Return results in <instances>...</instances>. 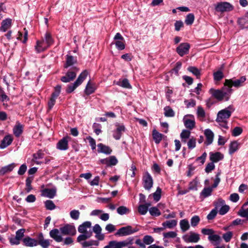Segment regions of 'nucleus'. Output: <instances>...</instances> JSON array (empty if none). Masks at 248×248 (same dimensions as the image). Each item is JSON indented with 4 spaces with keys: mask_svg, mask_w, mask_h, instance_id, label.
Returning <instances> with one entry per match:
<instances>
[{
    "mask_svg": "<svg viewBox=\"0 0 248 248\" xmlns=\"http://www.w3.org/2000/svg\"><path fill=\"white\" fill-rule=\"evenodd\" d=\"M223 158V155L220 152L210 153V160L212 162H217Z\"/></svg>",
    "mask_w": 248,
    "mask_h": 248,
    "instance_id": "26",
    "label": "nucleus"
},
{
    "mask_svg": "<svg viewBox=\"0 0 248 248\" xmlns=\"http://www.w3.org/2000/svg\"><path fill=\"white\" fill-rule=\"evenodd\" d=\"M88 72L87 70L83 71L78 76L77 80L72 84H68L66 89L67 93H72L78 86H79L87 78Z\"/></svg>",
    "mask_w": 248,
    "mask_h": 248,
    "instance_id": "2",
    "label": "nucleus"
},
{
    "mask_svg": "<svg viewBox=\"0 0 248 248\" xmlns=\"http://www.w3.org/2000/svg\"><path fill=\"white\" fill-rule=\"evenodd\" d=\"M229 205L223 204L219 210V214L221 215H224L229 211Z\"/></svg>",
    "mask_w": 248,
    "mask_h": 248,
    "instance_id": "61",
    "label": "nucleus"
},
{
    "mask_svg": "<svg viewBox=\"0 0 248 248\" xmlns=\"http://www.w3.org/2000/svg\"><path fill=\"white\" fill-rule=\"evenodd\" d=\"M78 69L77 67H73L65 74V75L61 78V80L64 83L70 82L73 81L76 78Z\"/></svg>",
    "mask_w": 248,
    "mask_h": 248,
    "instance_id": "5",
    "label": "nucleus"
},
{
    "mask_svg": "<svg viewBox=\"0 0 248 248\" xmlns=\"http://www.w3.org/2000/svg\"><path fill=\"white\" fill-rule=\"evenodd\" d=\"M60 231L62 235H74L76 233V230L74 225L66 224L63 227L60 228Z\"/></svg>",
    "mask_w": 248,
    "mask_h": 248,
    "instance_id": "9",
    "label": "nucleus"
},
{
    "mask_svg": "<svg viewBox=\"0 0 248 248\" xmlns=\"http://www.w3.org/2000/svg\"><path fill=\"white\" fill-rule=\"evenodd\" d=\"M215 8L217 12L223 13L232 11L233 6L228 2H219L217 3Z\"/></svg>",
    "mask_w": 248,
    "mask_h": 248,
    "instance_id": "6",
    "label": "nucleus"
},
{
    "mask_svg": "<svg viewBox=\"0 0 248 248\" xmlns=\"http://www.w3.org/2000/svg\"><path fill=\"white\" fill-rule=\"evenodd\" d=\"M93 234V232L91 229H90L87 233H82L77 237V241L81 244L83 241H84L90 238Z\"/></svg>",
    "mask_w": 248,
    "mask_h": 248,
    "instance_id": "30",
    "label": "nucleus"
},
{
    "mask_svg": "<svg viewBox=\"0 0 248 248\" xmlns=\"http://www.w3.org/2000/svg\"><path fill=\"white\" fill-rule=\"evenodd\" d=\"M118 214L121 215L126 214L129 212V209L124 206H121L117 209Z\"/></svg>",
    "mask_w": 248,
    "mask_h": 248,
    "instance_id": "48",
    "label": "nucleus"
},
{
    "mask_svg": "<svg viewBox=\"0 0 248 248\" xmlns=\"http://www.w3.org/2000/svg\"><path fill=\"white\" fill-rule=\"evenodd\" d=\"M180 226L181 229L183 232H186L190 228L188 221L186 219H184L180 221Z\"/></svg>",
    "mask_w": 248,
    "mask_h": 248,
    "instance_id": "37",
    "label": "nucleus"
},
{
    "mask_svg": "<svg viewBox=\"0 0 248 248\" xmlns=\"http://www.w3.org/2000/svg\"><path fill=\"white\" fill-rule=\"evenodd\" d=\"M143 187L147 190H150L153 186V180L150 174L146 171L142 177Z\"/></svg>",
    "mask_w": 248,
    "mask_h": 248,
    "instance_id": "8",
    "label": "nucleus"
},
{
    "mask_svg": "<svg viewBox=\"0 0 248 248\" xmlns=\"http://www.w3.org/2000/svg\"><path fill=\"white\" fill-rule=\"evenodd\" d=\"M48 47L44 46V41H37L35 48L37 53H40L45 51Z\"/></svg>",
    "mask_w": 248,
    "mask_h": 248,
    "instance_id": "31",
    "label": "nucleus"
},
{
    "mask_svg": "<svg viewBox=\"0 0 248 248\" xmlns=\"http://www.w3.org/2000/svg\"><path fill=\"white\" fill-rule=\"evenodd\" d=\"M92 223L89 221H87L80 224L78 227V231L81 233H87V229H91Z\"/></svg>",
    "mask_w": 248,
    "mask_h": 248,
    "instance_id": "22",
    "label": "nucleus"
},
{
    "mask_svg": "<svg viewBox=\"0 0 248 248\" xmlns=\"http://www.w3.org/2000/svg\"><path fill=\"white\" fill-rule=\"evenodd\" d=\"M215 168V166L214 163L211 162L207 164L205 169V171L206 173H208L214 170Z\"/></svg>",
    "mask_w": 248,
    "mask_h": 248,
    "instance_id": "64",
    "label": "nucleus"
},
{
    "mask_svg": "<svg viewBox=\"0 0 248 248\" xmlns=\"http://www.w3.org/2000/svg\"><path fill=\"white\" fill-rule=\"evenodd\" d=\"M50 236L57 242L62 241V237L60 234L59 231L57 229H54L49 232Z\"/></svg>",
    "mask_w": 248,
    "mask_h": 248,
    "instance_id": "19",
    "label": "nucleus"
},
{
    "mask_svg": "<svg viewBox=\"0 0 248 248\" xmlns=\"http://www.w3.org/2000/svg\"><path fill=\"white\" fill-rule=\"evenodd\" d=\"M32 156V160L42 159L44 156V154L41 150H39L37 153L33 154Z\"/></svg>",
    "mask_w": 248,
    "mask_h": 248,
    "instance_id": "54",
    "label": "nucleus"
},
{
    "mask_svg": "<svg viewBox=\"0 0 248 248\" xmlns=\"http://www.w3.org/2000/svg\"><path fill=\"white\" fill-rule=\"evenodd\" d=\"M183 239L186 243H197L200 240V237L198 233L190 232L189 235H184Z\"/></svg>",
    "mask_w": 248,
    "mask_h": 248,
    "instance_id": "11",
    "label": "nucleus"
},
{
    "mask_svg": "<svg viewBox=\"0 0 248 248\" xmlns=\"http://www.w3.org/2000/svg\"><path fill=\"white\" fill-rule=\"evenodd\" d=\"M233 233L232 232L229 231L224 233L222 235V238L226 242H229L232 237Z\"/></svg>",
    "mask_w": 248,
    "mask_h": 248,
    "instance_id": "55",
    "label": "nucleus"
},
{
    "mask_svg": "<svg viewBox=\"0 0 248 248\" xmlns=\"http://www.w3.org/2000/svg\"><path fill=\"white\" fill-rule=\"evenodd\" d=\"M80 212L78 210H73L70 212V217L74 220H78L79 218Z\"/></svg>",
    "mask_w": 248,
    "mask_h": 248,
    "instance_id": "51",
    "label": "nucleus"
},
{
    "mask_svg": "<svg viewBox=\"0 0 248 248\" xmlns=\"http://www.w3.org/2000/svg\"><path fill=\"white\" fill-rule=\"evenodd\" d=\"M45 207L47 210H52L56 208V205L51 200H46L45 202Z\"/></svg>",
    "mask_w": 248,
    "mask_h": 248,
    "instance_id": "47",
    "label": "nucleus"
},
{
    "mask_svg": "<svg viewBox=\"0 0 248 248\" xmlns=\"http://www.w3.org/2000/svg\"><path fill=\"white\" fill-rule=\"evenodd\" d=\"M116 85L126 89H131L132 86L129 83L127 78H124L122 80L120 79L116 82Z\"/></svg>",
    "mask_w": 248,
    "mask_h": 248,
    "instance_id": "32",
    "label": "nucleus"
},
{
    "mask_svg": "<svg viewBox=\"0 0 248 248\" xmlns=\"http://www.w3.org/2000/svg\"><path fill=\"white\" fill-rule=\"evenodd\" d=\"M164 110L165 111L164 112V115L166 117H172L174 116L175 113L173 109L170 108V107L167 106L164 108Z\"/></svg>",
    "mask_w": 248,
    "mask_h": 248,
    "instance_id": "42",
    "label": "nucleus"
},
{
    "mask_svg": "<svg viewBox=\"0 0 248 248\" xmlns=\"http://www.w3.org/2000/svg\"><path fill=\"white\" fill-rule=\"evenodd\" d=\"M9 97L6 95L3 89L0 87V101L4 102L9 101Z\"/></svg>",
    "mask_w": 248,
    "mask_h": 248,
    "instance_id": "43",
    "label": "nucleus"
},
{
    "mask_svg": "<svg viewBox=\"0 0 248 248\" xmlns=\"http://www.w3.org/2000/svg\"><path fill=\"white\" fill-rule=\"evenodd\" d=\"M200 221V217L197 215H195L192 217L190 220L191 225L192 227H196L199 224Z\"/></svg>",
    "mask_w": 248,
    "mask_h": 248,
    "instance_id": "52",
    "label": "nucleus"
},
{
    "mask_svg": "<svg viewBox=\"0 0 248 248\" xmlns=\"http://www.w3.org/2000/svg\"><path fill=\"white\" fill-rule=\"evenodd\" d=\"M98 153H104L106 155H110L112 152V150L109 147L106 146L103 143H99L97 145Z\"/></svg>",
    "mask_w": 248,
    "mask_h": 248,
    "instance_id": "25",
    "label": "nucleus"
},
{
    "mask_svg": "<svg viewBox=\"0 0 248 248\" xmlns=\"http://www.w3.org/2000/svg\"><path fill=\"white\" fill-rule=\"evenodd\" d=\"M23 245L26 247H33L38 245L37 239L27 236L22 239Z\"/></svg>",
    "mask_w": 248,
    "mask_h": 248,
    "instance_id": "15",
    "label": "nucleus"
},
{
    "mask_svg": "<svg viewBox=\"0 0 248 248\" xmlns=\"http://www.w3.org/2000/svg\"><path fill=\"white\" fill-rule=\"evenodd\" d=\"M204 135L206 137V141L204 143L208 146L212 143L214 134L210 129H207L204 131Z\"/></svg>",
    "mask_w": 248,
    "mask_h": 248,
    "instance_id": "21",
    "label": "nucleus"
},
{
    "mask_svg": "<svg viewBox=\"0 0 248 248\" xmlns=\"http://www.w3.org/2000/svg\"><path fill=\"white\" fill-rule=\"evenodd\" d=\"M161 189L158 187L156 191L153 193V197L154 200L158 202L161 198Z\"/></svg>",
    "mask_w": 248,
    "mask_h": 248,
    "instance_id": "57",
    "label": "nucleus"
},
{
    "mask_svg": "<svg viewBox=\"0 0 248 248\" xmlns=\"http://www.w3.org/2000/svg\"><path fill=\"white\" fill-rule=\"evenodd\" d=\"M44 41V43L46 44L47 47H49L50 45H51L53 43V40L51 37L50 33L46 32L44 36V39L43 40Z\"/></svg>",
    "mask_w": 248,
    "mask_h": 248,
    "instance_id": "41",
    "label": "nucleus"
},
{
    "mask_svg": "<svg viewBox=\"0 0 248 248\" xmlns=\"http://www.w3.org/2000/svg\"><path fill=\"white\" fill-rule=\"evenodd\" d=\"M209 93L211 94L212 97L216 99L218 101H222L224 100L227 101L230 99L231 95L232 93V89L228 88L227 86L225 85L221 89H214L211 88L209 90Z\"/></svg>",
    "mask_w": 248,
    "mask_h": 248,
    "instance_id": "1",
    "label": "nucleus"
},
{
    "mask_svg": "<svg viewBox=\"0 0 248 248\" xmlns=\"http://www.w3.org/2000/svg\"><path fill=\"white\" fill-rule=\"evenodd\" d=\"M86 139L89 141L90 145L91 146L92 149L93 151L96 148V141L92 137H87Z\"/></svg>",
    "mask_w": 248,
    "mask_h": 248,
    "instance_id": "62",
    "label": "nucleus"
},
{
    "mask_svg": "<svg viewBox=\"0 0 248 248\" xmlns=\"http://www.w3.org/2000/svg\"><path fill=\"white\" fill-rule=\"evenodd\" d=\"M16 167V164L11 163L8 165L4 166L0 169V175H4L5 173L12 171Z\"/></svg>",
    "mask_w": 248,
    "mask_h": 248,
    "instance_id": "28",
    "label": "nucleus"
},
{
    "mask_svg": "<svg viewBox=\"0 0 248 248\" xmlns=\"http://www.w3.org/2000/svg\"><path fill=\"white\" fill-rule=\"evenodd\" d=\"M66 57V62L64 65V67L65 68H67L68 67L73 65L74 64L77 63V61L76 58L69 55H67Z\"/></svg>",
    "mask_w": 248,
    "mask_h": 248,
    "instance_id": "27",
    "label": "nucleus"
},
{
    "mask_svg": "<svg viewBox=\"0 0 248 248\" xmlns=\"http://www.w3.org/2000/svg\"><path fill=\"white\" fill-rule=\"evenodd\" d=\"M190 48V45L187 43L180 44L176 48L177 53L181 57L187 54Z\"/></svg>",
    "mask_w": 248,
    "mask_h": 248,
    "instance_id": "12",
    "label": "nucleus"
},
{
    "mask_svg": "<svg viewBox=\"0 0 248 248\" xmlns=\"http://www.w3.org/2000/svg\"><path fill=\"white\" fill-rule=\"evenodd\" d=\"M151 206V203L149 202L145 203L144 204H140L138 207V212L142 215H145L148 210L149 206Z\"/></svg>",
    "mask_w": 248,
    "mask_h": 248,
    "instance_id": "33",
    "label": "nucleus"
},
{
    "mask_svg": "<svg viewBox=\"0 0 248 248\" xmlns=\"http://www.w3.org/2000/svg\"><path fill=\"white\" fill-rule=\"evenodd\" d=\"M49 239H44L43 234L40 232L37 236V241L38 245H40L43 248H48L50 243Z\"/></svg>",
    "mask_w": 248,
    "mask_h": 248,
    "instance_id": "14",
    "label": "nucleus"
},
{
    "mask_svg": "<svg viewBox=\"0 0 248 248\" xmlns=\"http://www.w3.org/2000/svg\"><path fill=\"white\" fill-rule=\"evenodd\" d=\"M70 137H64L60 140L57 144V148L61 151H65L68 149V140Z\"/></svg>",
    "mask_w": 248,
    "mask_h": 248,
    "instance_id": "13",
    "label": "nucleus"
},
{
    "mask_svg": "<svg viewBox=\"0 0 248 248\" xmlns=\"http://www.w3.org/2000/svg\"><path fill=\"white\" fill-rule=\"evenodd\" d=\"M56 195L55 188H45L42 191V196L53 199Z\"/></svg>",
    "mask_w": 248,
    "mask_h": 248,
    "instance_id": "17",
    "label": "nucleus"
},
{
    "mask_svg": "<svg viewBox=\"0 0 248 248\" xmlns=\"http://www.w3.org/2000/svg\"><path fill=\"white\" fill-rule=\"evenodd\" d=\"M138 231V229L135 228L133 229L131 226L128 225L119 229L115 233V235L121 236H126L133 234Z\"/></svg>",
    "mask_w": 248,
    "mask_h": 248,
    "instance_id": "7",
    "label": "nucleus"
},
{
    "mask_svg": "<svg viewBox=\"0 0 248 248\" xmlns=\"http://www.w3.org/2000/svg\"><path fill=\"white\" fill-rule=\"evenodd\" d=\"M95 90V87L91 84L90 81H89L87 83L85 89V93L87 95H90L93 93Z\"/></svg>",
    "mask_w": 248,
    "mask_h": 248,
    "instance_id": "40",
    "label": "nucleus"
},
{
    "mask_svg": "<svg viewBox=\"0 0 248 248\" xmlns=\"http://www.w3.org/2000/svg\"><path fill=\"white\" fill-rule=\"evenodd\" d=\"M189 116L192 117V119H186L184 118V124L186 128L189 130H192L195 127V121L194 116L192 115H190Z\"/></svg>",
    "mask_w": 248,
    "mask_h": 248,
    "instance_id": "18",
    "label": "nucleus"
},
{
    "mask_svg": "<svg viewBox=\"0 0 248 248\" xmlns=\"http://www.w3.org/2000/svg\"><path fill=\"white\" fill-rule=\"evenodd\" d=\"M163 135L159 133L155 129L153 131V138L156 144H158L161 141Z\"/></svg>",
    "mask_w": 248,
    "mask_h": 248,
    "instance_id": "35",
    "label": "nucleus"
},
{
    "mask_svg": "<svg viewBox=\"0 0 248 248\" xmlns=\"http://www.w3.org/2000/svg\"><path fill=\"white\" fill-rule=\"evenodd\" d=\"M115 126L117 128L113 131V137L116 140H119L122 136L123 132L125 131L126 128L123 124L117 123L115 124Z\"/></svg>",
    "mask_w": 248,
    "mask_h": 248,
    "instance_id": "10",
    "label": "nucleus"
},
{
    "mask_svg": "<svg viewBox=\"0 0 248 248\" xmlns=\"http://www.w3.org/2000/svg\"><path fill=\"white\" fill-rule=\"evenodd\" d=\"M13 140V139L11 135H8L5 136L3 139V140L1 141L0 144V148H5L12 143Z\"/></svg>",
    "mask_w": 248,
    "mask_h": 248,
    "instance_id": "20",
    "label": "nucleus"
},
{
    "mask_svg": "<svg viewBox=\"0 0 248 248\" xmlns=\"http://www.w3.org/2000/svg\"><path fill=\"white\" fill-rule=\"evenodd\" d=\"M187 70L191 73L193 75L195 76L197 78H200L201 75V71L195 66H189L187 68Z\"/></svg>",
    "mask_w": 248,
    "mask_h": 248,
    "instance_id": "38",
    "label": "nucleus"
},
{
    "mask_svg": "<svg viewBox=\"0 0 248 248\" xmlns=\"http://www.w3.org/2000/svg\"><path fill=\"white\" fill-rule=\"evenodd\" d=\"M149 213L151 215L155 217H158L161 215L159 210L156 207H153L149 209Z\"/></svg>",
    "mask_w": 248,
    "mask_h": 248,
    "instance_id": "49",
    "label": "nucleus"
},
{
    "mask_svg": "<svg viewBox=\"0 0 248 248\" xmlns=\"http://www.w3.org/2000/svg\"><path fill=\"white\" fill-rule=\"evenodd\" d=\"M238 149V143L236 141H232L229 145V154H233Z\"/></svg>",
    "mask_w": 248,
    "mask_h": 248,
    "instance_id": "39",
    "label": "nucleus"
},
{
    "mask_svg": "<svg viewBox=\"0 0 248 248\" xmlns=\"http://www.w3.org/2000/svg\"><path fill=\"white\" fill-rule=\"evenodd\" d=\"M217 214V210L216 209H212L210 212L207 216V219L208 220H211L215 218Z\"/></svg>",
    "mask_w": 248,
    "mask_h": 248,
    "instance_id": "58",
    "label": "nucleus"
},
{
    "mask_svg": "<svg viewBox=\"0 0 248 248\" xmlns=\"http://www.w3.org/2000/svg\"><path fill=\"white\" fill-rule=\"evenodd\" d=\"M81 245L83 248H85L90 246H92L93 245L98 246V242L93 241L90 240L89 241H84L81 243Z\"/></svg>",
    "mask_w": 248,
    "mask_h": 248,
    "instance_id": "46",
    "label": "nucleus"
},
{
    "mask_svg": "<svg viewBox=\"0 0 248 248\" xmlns=\"http://www.w3.org/2000/svg\"><path fill=\"white\" fill-rule=\"evenodd\" d=\"M214 79L215 81H218L223 78V74L221 71H217L213 74Z\"/></svg>",
    "mask_w": 248,
    "mask_h": 248,
    "instance_id": "53",
    "label": "nucleus"
},
{
    "mask_svg": "<svg viewBox=\"0 0 248 248\" xmlns=\"http://www.w3.org/2000/svg\"><path fill=\"white\" fill-rule=\"evenodd\" d=\"M234 110L233 106L230 105L227 108L219 111L217 115L216 121L217 122H223L225 119H228L231 116L232 112Z\"/></svg>",
    "mask_w": 248,
    "mask_h": 248,
    "instance_id": "3",
    "label": "nucleus"
},
{
    "mask_svg": "<svg viewBox=\"0 0 248 248\" xmlns=\"http://www.w3.org/2000/svg\"><path fill=\"white\" fill-rule=\"evenodd\" d=\"M184 103L186 105V108L194 107L196 105V101L193 99L190 100H185Z\"/></svg>",
    "mask_w": 248,
    "mask_h": 248,
    "instance_id": "63",
    "label": "nucleus"
},
{
    "mask_svg": "<svg viewBox=\"0 0 248 248\" xmlns=\"http://www.w3.org/2000/svg\"><path fill=\"white\" fill-rule=\"evenodd\" d=\"M194 15L192 13L188 14L185 19V22L187 25H192L194 21Z\"/></svg>",
    "mask_w": 248,
    "mask_h": 248,
    "instance_id": "44",
    "label": "nucleus"
},
{
    "mask_svg": "<svg viewBox=\"0 0 248 248\" xmlns=\"http://www.w3.org/2000/svg\"><path fill=\"white\" fill-rule=\"evenodd\" d=\"M188 148L190 150L194 149L196 145V139L194 137H191L187 142Z\"/></svg>",
    "mask_w": 248,
    "mask_h": 248,
    "instance_id": "45",
    "label": "nucleus"
},
{
    "mask_svg": "<svg viewBox=\"0 0 248 248\" xmlns=\"http://www.w3.org/2000/svg\"><path fill=\"white\" fill-rule=\"evenodd\" d=\"M12 24V20L10 18H7L2 20L1 26L0 27V31L2 32L6 31L11 27Z\"/></svg>",
    "mask_w": 248,
    "mask_h": 248,
    "instance_id": "16",
    "label": "nucleus"
},
{
    "mask_svg": "<svg viewBox=\"0 0 248 248\" xmlns=\"http://www.w3.org/2000/svg\"><path fill=\"white\" fill-rule=\"evenodd\" d=\"M197 114L198 117L204 118L205 117V112L201 106L198 107Z\"/></svg>",
    "mask_w": 248,
    "mask_h": 248,
    "instance_id": "59",
    "label": "nucleus"
},
{
    "mask_svg": "<svg viewBox=\"0 0 248 248\" xmlns=\"http://www.w3.org/2000/svg\"><path fill=\"white\" fill-rule=\"evenodd\" d=\"M191 132L188 130L184 129L180 134L181 139H190Z\"/></svg>",
    "mask_w": 248,
    "mask_h": 248,
    "instance_id": "56",
    "label": "nucleus"
},
{
    "mask_svg": "<svg viewBox=\"0 0 248 248\" xmlns=\"http://www.w3.org/2000/svg\"><path fill=\"white\" fill-rule=\"evenodd\" d=\"M213 189L211 187H204L200 194V198L203 200L205 198L211 196Z\"/></svg>",
    "mask_w": 248,
    "mask_h": 248,
    "instance_id": "24",
    "label": "nucleus"
},
{
    "mask_svg": "<svg viewBox=\"0 0 248 248\" xmlns=\"http://www.w3.org/2000/svg\"><path fill=\"white\" fill-rule=\"evenodd\" d=\"M238 23L242 28L248 27V17L246 15L244 17L239 18L238 20Z\"/></svg>",
    "mask_w": 248,
    "mask_h": 248,
    "instance_id": "36",
    "label": "nucleus"
},
{
    "mask_svg": "<svg viewBox=\"0 0 248 248\" xmlns=\"http://www.w3.org/2000/svg\"><path fill=\"white\" fill-rule=\"evenodd\" d=\"M246 80V77L245 76H242L239 79H226L225 80V85L227 86L228 88H231L232 86L235 88H239L243 85V83Z\"/></svg>",
    "mask_w": 248,
    "mask_h": 248,
    "instance_id": "4",
    "label": "nucleus"
},
{
    "mask_svg": "<svg viewBox=\"0 0 248 248\" xmlns=\"http://www.w3.org/2000/svg\"><path fill=\"white\" fill-rule=\"evenodd\" d=\"M23 125L19 122H16L13 128V133L16 137H19L23 133Z\"/></svg>",
    "mask_w": 248,
    "mask_h": 248,
    "instance_id": "23",
    "label": "nucleus"
},
{
    "mask_svg": "<svg viewBox=\"0 0 248 248\" xmlns=\"http://www.w3.org/2000/svg\"><path fill=\"white\" fill-rule=\"evenodd\" d=\"M101 127V125L98 123H94L93 125V131L97 135H99L102 132Z\"/></svg>",
    "mask_w": 248,
    "mask_h": 248,
    "instance_id": "50",
    "label": "nucleus"
},
{
    "mask_svg": "<svg viewBox=\"0 0 248 248\" xmlns=\"http://www.w3.org/2000/svg\"><path fill=\"white\" fill-rule=\"evenodd\" d=\"M238 215L241 217L247 218L248 220V208L245 209L242 208L238 211Z\"/></svg>",
    "mask_w": 248,
    "mask_h": 248,
    "instance_id": "60",
    "label": "nucleus"
},
{
    "mask_svg": "<svg viewBox=\"0 0 248 248\" xmlns=\"http://www.w3.org/2000/svg\"><path fill=\"white\" fill-rule=\"evenodd\" d=\"M208 238L214 246H217L221 241V237L217 234H213L211 236H209Z\"/></svg>",
    "mask_w": 248,
    "mask_h": 248,
    "instance_id": "29",
    "label": "nucleus"
},
{
    "mask_svg": "<svg viewBox=\"0 0 248 248\" xmlns=\"http://www.w3.org/2000/svg\"><path fill=\"white\" fill-rule=\"evenodd\" d=\"M177 223V220L173 219L170 220H167L166 221L162 223V225L164 228H167L169 229H172L176 226Z\"/></svg>",
    "mask_w": 248,
    "mask_h": 248,
    "instance_id": "34",
    "label": "nucleus"
}]
</instances>
